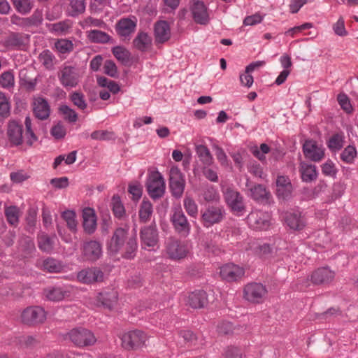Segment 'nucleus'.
Listing matches in <instances>:
<instances>
[{
    "label": "nucleus",
    "mask_w": 358,
    "mask_h": 358,
    "mask_svg": "<svg viewBox=\"0 0 358 358\" xmlns=\"http://www.w3.org/2000/svg\"><path fill=\"white\" fill-rule=\"evenodd\" d=\"M171 27L166 20H159L154 24V36L156 44H163L171 38Z\"/></svg>",
    "instance_id": "obj_22"
},
{
    "label": "nucleus",
    "mask_w": 358,
    "mask_h": 358,
    "mask_svg": "<svg viewBox=\"0 0 358 358\" xmlns=\"http://www.w3.org/2000/svg\"><path fill=\"white\" fill-rule=\"evenodd\" d=\"M83 228L88 234H93L96 229V216L94 210L91 208H85L83 210Z\"/></svg>",
    "instance_id": "obj_31"
},
{
    "label": "nucleus",
    "mask_w": 358,
    "mask_h": 358,
    "mask_svg": "<svg viewBox=\"0 0 358 358\" xmlns=\"http://www.w3.org/2000/svg\"><path fill=\"white\" fill-rule=\"evenodd\" d=\"M50 29L57 34H65L71 28L68 21H60L49 25Z\"/></svg>",
    "instance_id": "obj_59"
},
{
    "label": "nucleus",
    "mask_w": 358,
    "mask_h": 358,
    "mask_svg": "<svg viewBox=\"0 0 358 358\" xmlns=\"http://www.w3.org/2000/svg\"><path fill=\"white\" fill-rule=\"evenodd\" d=\"M146 334L141 330L130 331L122 337V347L127 350H135L145 345Z\"/></svg>",
    "instance_id": "obj_9"
},
{
    "label": "nucleus",
    "mask_w": 358,
    "mask_h": 358,
    "mask_svg": "<svg viewBox=\"0 0 358 358\" xmlns=\"http://www.w3.org/2000/svg\"><path fill=\"white\" fill-rule=\"evenodd\" d=\"M153 214V206L147 199L144 198L138 208V219L141 223H148L150 221Z\"/></svg>",
    "instance_id": "obj_37"
},
{
    "label": "nucleus",
    "mask_w": 358,
    "mask_h": 358,
    "mask_svg": "<svg viewBox=\"0 0 358 358\" xmlns=\"http://www.w3.org/2000/svg\"><path fill=\"white\" fill-rule=\"evenodd\" d=\"M190 10L194 22L199 24H206L209 22L207 7L202 1H193Z\"/></svg>",
    "instance_id": "obj_23"
},
{
    "label": "nucleus",
    "mask_w": 358,
    "mask_h": 358,
    "mask_svg": "<svg viewBox=\"0 0 358 358\" xmlns=\"http://www.w3.org/2000/svg\"><path fill=\"white\" fill-rule=\"evenodd\" d=\"M38 208L35 206H31L28 208L25 221L27 223L26 230L29 232L33 233L36 224Z\"/></svg>",
    "instance_id": "obj_47"
},
{
    "label": "nucleus",
    "mask_w": 358,
    "mask_h": 358,
    "mask_svg": "<svg viewBox=\"0 0 358 358\" xmlns=\"http://www.w3.org/2000/svg\"><path fill=\"white\" fill-rule=\"evenodd\" d=\"M195 152L203 166H210L214 164V158L207 146L196 145Z\"/></svg>",
    "instance_id": "obj_39"
},
{
    "label": "nucleus",
    "mask_w": 358,
    "mask_h": 358,
    "mask_svg": "<svg viewBox=\"0 0 358 358\" xmlns=\"http://www.w3.org/2000/svg\"><path fill=\"white\" fill-rule=\"evenodd\" d=\"M299 171L303 182H311L315 181L318 176V171L315 165L309 164L305 162L299 164Z\"/></svg>",
    "instance_id": "obj_32"
},
{
    "label": "nucleus",
    "mask_w": 358,
    "mask_h": 358,
    "mask_svg": "<svg viewBox=\"0 0 358 358\" xmlns=\"http://www.w3.org/2000/svg\"><path fill=\"white\" fill-rule=\"evenodd\" d=\"M104 274L103 271L96 267L83 269L77 274L79 282L84 284H92L103 280Z\"/></svg>",
    "instance_id": "obj_21"
},
{
    "label": "nucleus",
    "mask_w": 358,
    "mask_h": 358,
    "mask_svg": "<svg viewBox=\"0 0 358 358\" xmlns=\"http://www.w3.org/2000/svg\"><path fill=\"white\" fill-rule=\"evenodd\" d=\"M70 100L74 106L79 109L84 110L87 108V104L85 98V95L81 92H73L69 96Z\"/></svg>",
    "instance_id": "obj_51"
},
{
    "label": "nucleus",
    "mask_w": 358,
    "mask_h": 358,
    "mask_svg": "<svg viewBox=\"0 0 358 358\" xmlns=\"http://www.w3.org/2000/svg\"><path fill=\"white\" fill-rule=\"evenodd\" d=\"M146 188L149 196L154 200L162 198L165 192V183L162 174L158 172H153L149 176Z\"/></svg>",
    "instance_id": "obj_6"
},
{
    "label": "nucleus",
    "mask_w": 358,
    "mask_h": 358,
    "mask_svg": "<svg viewBox=\"0 0 358 358\" xmlns=\"http://www.w3.org/2000/svg\"><path fill=\"white\" fill-rule=\"evenodd\" d=\"M15 84L14 75L10 71H7L0 75V87L8 89Z\"/></svg>",
    "instance_id": "obj_55"
},
{
    "label": "nucleus",
    "mask_w": 358,
    "mask_h": 358,
    "mask_svg": "<svg viewBox=\"0 0 358 358\" xmlns=\"http://www.w3.org/2000/svg\"><path fill=\"white\" fill-rule=\"evenodd\" d=\"M27 71L23 72L22 71L20 73V86L27 92H33L36 89L37 84L36 78H31L27 75Z\"/></svg>",
    "instance_id": "obj_45"
},
{
    "label": "nucleus",
    "mask_w": 358,
    "mask_h": 358,
    "mask_svg": "<svg viewBox=\"0 0 358 358\" xmlns=\"http://www.w3.org/2000/svg\"><path fill=\"white\" fill-rule=\"evenodd\" d=\"M302 149L305 157L315 162H320L325 155L324 147L313 139L306 140Z\"/></svg>",
    "instance_id": "obj_13"
},
{
    "label": "nucleus",
    "mask_w": 358,
    "mask_h": 358,
    "mask_svg": "<svg viewBox=\"0 0 358 358\" xmlns=\"http://www.w3.org/2000/svg\"><path fill=\"white\" fill-rule=\"evenodd\" d=\"M226 216V211L223 206L209 205L204 210L201 211V222L206 228L222 222Z\"/></svg>",
    "instance_id": "obj_3"
},
{
    "label": "nucleus",
    "mask_w": 358,
    "mask_h": 358,
    "mask_svg": "<svg viewBox=\"0 0 358 358\" xmlns=\"http://www.w3.org/2000/svg\"><path fill=\"white\" fill-rule=\"evenodd\" d=\"M222 193L224 202L234 215L241 216L245 213L244 197L237 189L227 186L222 189Z\"/></svg>",
    "instance_id": "obj_2"
},
{
    "label": "nucleus",
    "mask_w": 358,
    "mask_h": 358,
    "mask_svg": "<svg viewBox=\"0 0 358 358\" xmlns=\"http://www.w3.org/2000/svg\"><path fill=\"white\" fill-rule=\"evenodd\" d=\"M327 144L330 150H339L343 145V137L339 134H335L329 139Z\"/></svg>",
    "instance_id": "obj_54"
},
{
    "label": "nucleus",
    "mask_w": 358,
    "mask_h": 358,
    "mask_svg": "<svg viewBox=\"0 0 358 358\" xmlns=\"http://www.w3.org/2000/svg\"><path fill=\"white\" fill-rule=\"evenodd\" d=\"M137 18L135 16L124 17L117 21L115 30L122 41H129L137 27Z\"/></svg>",
    "instance_id": "obj_4"
},
{
    "label": "nucleus",
    "mask_w": 358,
    "mask_h": 358,
    "mask_svg": "<svg viewBox=\"0 0 358 358\" xmlns=\"http://www.w3.org/2000/svg\"><path fill=\"white\" fill-rule=\"evenodd\" d=\"M85 0H70L66 13L69 16L76 17L85 10Z\"/></svg>",
    "instance_id": "obj_41"
},
{
    "label": "nucleus",
    "mask_w": 358,
    "mask_h": 358,
    "mask_svg": "<svg viewBox=\"0 0 358 358\" xmlns=\"http://www.w3.org/2000/svg\"><path fill=\"white\" fill-rule=\"evenodd\" d=\"M237 329L230 322L223 321L217 326V331L222 335H232L236 333Z\"/></svg>",
    "instance_id": "obj_61"
},
{
    "label": "nucleus",
    "mask_w": 358,
    "mask_h": 358,
    "mask_svg": "<svg viewBox=\"0 0 358 358\" xmlns=\"http://www.w3.org/2000/svg\"><path fill=\"white\" fill-rule=\"evenodd\" d=\"M169 187L174 198L180 199L182 196L185 187V180L177 166H173L170 169Z\"/></svg>",
    "instance_id": "obj_7"
},
{
    "label": "nucleus",
    "mask_w": 358,
    "mask_h": 358,
    "mask_svg": "<svg viewBox=\"0 0 358 358\" xmlns=\"http://www.w3.org/2000/svg\"><path fill=\"white\" fill-rule=\"evenodd\" d=\"M270 215L262 210H252L247 217V221L251 228L255 230H266L270 226Z\"/></svg>",
    "instance_id": "obj_14"
},
{
    "label": "nucleus",
    "mask_w": 358,
    "mask_h": 358,
    "mask_svg": "<svg viewBox=\"0 0 358 358\" xmlns=\"http://www.w3.org/2000/svg\"><path fill=\"white\" fill-rule=\"evenodd\" d=\"M167 253L171 259H181L188 253L187 245L179 241L171 240L166 247Z\"/></svg>",
    "instance_id": "obj_25"
},
{
    "label": "nucleus",
    "mask_w": 358,
    "mask_h": 358,
    "mask_svg": "<svg viewBox=\"0 0 358 358\" xmlns=\"http://www.w3.org/2000/svg\"><path fill=\"white\" fill-rule=\"evenodd\" d=\"M67 337L78 347L92 345L96 341L94 334L85 328H75L71 329L68 333Z\"/></svg>",
    "instance_id": "obj_5"
},
{
    "label": "nucleus",
    "mask_w": 358,
    "mask_h": 358,
    "mask_svg": "<svg viewBox=\"0 0 358 358\" xmlns=\"http://www.w3.org/2000/svg\"><path fill=\"white\" fill-rule=\"evenodd\" d=\"M10 103L5 93L0 91V115L1 117H8L10 114Z\"/></svg>",
    "instance_id": "obj_63"
},
{
    "label": "nucleus",
    "mask_w": 358,
    "mask_h": 358,
    "mask_svg": "<svg viewBox=\"0 0 358 358\" xmlns=\"http://www.w3.org/2000/svg\"><path fill=\"white\" fill-rule=\"evenodd\" d=\"M140 239L143 248H154L159 242L158 231L155 222L144 226L140 230Z\"/></svg>",
    "instance_id": "obj_15"
},
{
    "label": "nucleus",
    "mask_w": 358,
    "mask_h": 358,
    "mask_svg": "<svg viewBox=\"0 0 358 358\" xmlns=\"http://www.w3.org/2000/svg\"><path fill=\"white\" fill-rule=\"evenodd\" d=\"M220 275L227 282H237L244 276L245 269L237 264L228 263L220 267Z\"/></svg>",
    "instance_id": "obj_18"
},
{
    "label": "nucleus",
    "mask_w": 358,
    "mask_h": 358,
    "mask_svg": "<svg viewBox=\"0 0 358 358\" xmlns=\"http://www.w3.org/2000/svg\"><path fill=\"white\" fill-rule=\"evenodd\" d=\"M276 186V194L279 199L287 200L291 197L292 185L288 177L284 176H278Z\"/></svg>",
    "instance_id": "obj_26"
},
{
    "label": "nucleus",
    "mask_w": 358,
    "mask_h": 358,
    "mask_svg": "<svg viewBox=\"0 0 358 358\" xmlns=\"http://www.w3.org/2000/svg\"><path fill=\"white\" fill-rule=\"evenodd\" d=\"M114 57L122 64H127L131 58V52L124 47L117 45L112 48Z\"/></svg>",
    "instance_id": "obj_46"
},
{
    "label": "nucleus",
    "mask_w": 358,
    "mask_h": 358,
    "mask_svg": "<svg viewBox=\"0 0 358 358\" xmlns=\"http://www.w3.org/2000/svg\"><path fill=\"white\" fill-rule=\"evenodd\" d=\"M110 206L114 217L119 220H124L127 217L125 207L118 194L112 196Z\"/></svg>",
    "instance_id": "obj_36"
},
{
    "label": "nucleus",
    "mask_w": 358,
    "mask_h": 358,
    "mask_svg": "<svg viewBox=\"0 0 358 358\" xmlns=\"http://www.w3.org/2000/svg\"><path fill=\"white\" fill-rule=\"evenodd\" d=\"M357 156L355 147L352 145L347 146L341 154V159L347 164H352Z\"/></svg>",
    "instance_id": "obj_56"
},
{
    "label": "nucleus",
    "mask_w": 358,
    "mask_h": 358,
    "mask_svg": "<svg viewBox=\"0 0 358 358\" xmlns=\"http://www.w3.org/2000/svg\"><path fill=\"white\" fill-rule=\"evenodd\" d=\"M62 217L66 222L69 229L75 231L77 227L75 213L73 210H66L63 212Z\"/></svg>",
    "instance_id": "obj_60"
},
{
    "label": "nucleus",
    "mask_w": 358,
    "mask_h": 358,
    "mask_svg": "<svg viewBox=\"0 0 358 358\" xmlns=\"http://www.w3.org/2000/svg\"><path fill=\"white\" fill-rule=\"evenodd\" d=\"M22 321L27 324L41 323L45 320V312L40 306L29 307L21 315Z\"/></svg>",
    "instance_id": "obj_20"
},
{
    "label": "nucleus",
    "mask_w": 358,
    "mask_h": 358,
    "mask_svg": "<svg viewBox=\"0 0 358 358\" xmlns=\"http://www.w3.org/2000/svg\"><path fill=\"white\" fill-rule=\"evenodd\" d=\"M60 83L65 88L76 87L79 83V75L71 66H64L58 73Z\"/></svg>",
    "instance_id": "obj_19"
},
{
    "label": "nucleus",
    "mask_w": 358,
    "mask_h": 358,
    "mask_svg": "<svg viewBox=\"0 0 358 358\" xmlns=\"http://www.w3.org/2000/svg\"><path fill=\"white\" fill-rule=\"evenodd\" d=\"M184 208L187 213L194 218L198 215V206L195 201L190 196H186L183 201Z\"/></svg>",
    "instance_id": "obj_53"
},
{
    "label": "nucleus",
    "mask_w": 358,
    "mask_h": 358,
    "mask_svg": "<svg viewBox=\"0 0 358 358\" xmlns=\"http://www.w3.org/2000/svg\"><path fill=\"white\" fill-rule=\"evenodd\" d=\"M245 185L248 188L250 192V196L252 199L260 202L267 201L270 194L264 185L260 184L252 185L248 180Z\"/></svg>",
    "instance_id": "obj_33"
},
{
    "label": "nucleus",
    "mask_w": 358,
    "mask_h": 358,
    "mask_svg": "<svg viewBox=\"0 0 358 358\" xmlns=\"http://www.w3.org/2000/svg\"><path fill=\"white\" fill-rule=\"evenodd\" d=\"M22 125L17 122L10 121L8 124L7 135L8 140L13 145H20L22 143Z\"/></svg>",
    "instance_id": "obj_27"
},
{
    "label": "nucleus",
    "mask_w": 358,
    "mask_h": 358,
    "mask_svg": "<svg viewBox=\"0 0 358 358\" xmlns=\"http://www.w3.org/2000/svg\"><path fill=\"white\" fill-rule=\"evenodd\" d=\"M87 36L92 43L105 44L112 42L111 41H113L107 33L97 29L89 31Z\"/></svg>",
    "instance_id": "obj_44"
},
{
    "label": "nucleus",
    "mask_w": 358,
    "mask_h": 358,
    "mask_svg": "<svg viewBox=\"0 0 358 358\" xmlns=\"http://www.w3.org/2000/svg\"><path fill=\"white\" fill-rule=\"evenodd\" d=\"M55 238V235L50 236L44 232L38 234L37 236L38 248L43 252H52L54 250Z\"/></svg>",
    "instance_id": "obj_38"
},
{
    "label": "nucleus",
    "mask_w": 358,
    "mask_h": 358,
    "mask_svg": "<svg viewBox=\"0 0 358 358\" xmlns=\"http://www.w3.org/2000/svg\"><path fill=\"white\" fill-rule=\"evenodd\" d=\"M33 113L38 120H47L50 114V107L48 101L43 97L35 99L33 103Z\"/></svg>",
    "instance_id": "obj_28"
},
{
    "label": "nucleus",
    "mask_w": 358,
    "mask_h": 358,
    "mask_svg": "<svg viewBox=\"0 0 358 358\" xmlns=\"http://www.w3.org/2000/svg\"><path fill=\"white\" fill-rule=\"evenodd\" d=\"M15 10L20 14H28L32 9L34 3L31 0H10Z\"/></svg>",
    "instance_id": "obj_48"
},
{
    "label": "nucleus",
    "mask_w": 358,
    "mask_h": 358,
    "mask_svg": "<svg viewBox=\"0 0 358 358\" xmlns=\"http://www.w3.org/2000/svg\"><path fill=\"white\" fill-rule=\"evenodd\" d=\"M285 224L293 231H301L306 224V220L299 209H292L285 212L282 216Z\"/></svg>",
    "instance_id": "obj_11"
},
{
    "label": "nucleus",
    "mask_w": 358,
    "mask_h": 358,
    "mask_svg": "<svg viewBox=\"0 0 358 358\" xmlns=\"http://www.w3.org/2000/svg\"><path fill=\"white\" fill-rule=\"evenodd\" d=\"M128 192L132 195V199L134 201H138L143 193V187L138 182H134L129 185Z\"/></svg>",
    "instance_id": "obj_64"
},
{
    "label": "nucleus",
    "mask_w": 358,
    "mask_h": 358,
    "mask_svg": "<svg viewBox=\"0 0 358 358\" xmlns=\"http://www.w3.org/2000/svg\"><path fill=\"white\" fill-rule=\"evenodd\" d=\"M38 60L45 69L52 70L55 64L56 57L50 50L46 49L39 54Z\"/></svg>",
    "instance_id": "obj_43"
},
{
    "label": "nucleus",
    "mask_w": 358,
    "mask_h": 358,
    "mask_svg": "<svg viewBox=\"0 0 358 358\" xmlns=\"http://www.w3.org/2000/svg\"><path fill=\"white\" fill-rule=\"evenodd\" d=\"M321 168L322 173L324 176L336 178L338 171L334 163L331 160L328 159L321 166Z\"/></svg>",
    "instance_id": "obj_62"
},
{
    "label": "nucleus",
    "mask_w": 358,
    "mask_h": 358,
    "mask_svg": "<svg viewBox=\"0 0 358 358\" xmlns=\"http://www.w3.org/2000/svg\"><path fill=\"white\" fill-rule=\"evenodd\" d=\"M82 258L83 261L94 262L102 256L101 244L96 241H86L82 248Z\"/></svg>",
    "instance_id": "obj_17"
},
{
    "label": "nucleus",
    "mask_w": 358,
    "mask_h": 358,
    "mask_svg": "<svg viewBox=\"0 0 358 358\" xmlns=\"http://www.w3.org/2000/svg\"><path fill=\"white\" fill-rule=\"evenodd\" d=\"M337 101L341 108L348 114L352 113L353 110L352 106L349 97L344 93H341L337 96Z\"/></svg>",
    "instance_id": "obj_58"
},
{
    "label": "nucleus",
    "mask_w": 358,
    "mask_h": 358,
    "mask_svg": "<svg viewBox=\"0 0 358 358\" xmlns=\"http://www.w3.org/2000/svg\"><path fill=\"white\" fill-rule=\"evenodd\" d=\"M208 304V296L203 290H196L187 296V305L194 309L203 308Z\"/></svg>",
    "instance_id": "obj_29"
},
{
    "label": "nucleus",
    "mask_w": 358,
    "mask_h": 358,
    "mask_svg": "<svg viewBox=\"0 0 358 358\" xmlns=\"http://www.w3.org/2000/svg\"><path fill=\"white\" fill-rule=\"evenodd\" d=\"M107 249L113 255L120 254L123 259H133L138 250L136 236L129 234L128 226L117 227L107 243Z\"/></svg>",
    "instance_id": "obj_1"
},
{
    "label": "nucleus",
    "mask_w": 358,
    "mask_h": 358,
    "mask_svg": "<svg viewBox=\"0 0 358 358\" xmlns=\"http://www.w3.org/2000/svg\"><path fill=\"white\" fill-rule=\"evenodd\" d=\"M48 299L52 301H59L65 297L69 296L71 287L69 285H57L49 287L44 290Z\"/></svg>",
    "instance_id": "obj_24"
},
{
    "label": "nucleus",
    "mask_w": 358,
    "mask_h": 358,
    "mask_svg": "<svg viewBox=\"0 0 358 358\" xmlns=\"http://www.w3.org/2000/svg\"><path fill=\"white\" fill-rule=\"evenodd\" d=\"M152 38L147 32L140 31L132 41L133 47L140 52H145L152 45Z\"/></svg>",
    "instance_id": "obj_35"
},
{
    "label": "nucleus",
    "mask_w": 358,
    "mask_h": 358,
    "mask_svg": "<svg viewBox=\"0 0 358 358\" xmlns=\"http://www.w3.org/2000/svg\"><path fill=\"white\" fill-rule=\"evenodd\" d=\"M59 113L62 115L64 119L69 122L73 123L78 120V114L76 112L67 105L60 106Z\"/></svg>",
    "instance_id": "obj_52"
},
{
    "label": "nucleus",
    "mask_w": 358,
    "mask_h": 358,
    "mask_svg": "<svg viewBox=\"0 0 358 358\" xmlns=\"http://www.w3.org/2000/svg\"><path fill=\"white\" fill-rule=\"evenodd\" d=\"M267 292L266 286L262 283H248L243 289L244 298L252 303H259L263 301Z\"/></svg>",
    "instance_id": "obj_10"
},
{
    "label": "nucleus",
    "mask_w": 358,
    "mask_h": 358,
    "mask_svg": "<svg viewBox=\"0 0 358 358\" xmlns=\"http://www.w3.org/2000/svg\"><path fill=\"white\" fill-rule=\"evenodd\" d=\"M18 252L23 258H28L32 256L36 251V247L33 239L29 236H22L18 241Z\"/></svg>",
    "instance_id": "obj_34"
},
{
    "label": "nucleus",
    "mask_w": 358,
    "mask_h": 358,
    "mask_svg": "<svg viewBox=\"0 0 358 358\" xmlns=\"http://www.w3.org/2000/svg\"><path fill=\"white\" fill-rule=\"evenodd\" d=\"M28 42V36L24 33L10 32L1 42L8 50H22Z\"/></svg>",
    "instance_id": "obj_16"
},
{
    "label": "nucleus",
    "mask_w": 358,
    "mask_h": 358,
    "mask_svg": "<svg viewBox=\"0 0 358 358\" xmlns=\"http://www.w3.org/2000/svg\"><path fill=\"white\" fill-rule=\"evenodd\" d=\"M5 217L9 224L16 227L20 222V209L16 206H6L4 210Z\"/></svg>",
    "instance_id": "obj_42"
},
{
    "label": "nucleus",
    "mask_w": 358,
    "mask_h": 358,
    "mask_svg": "<svg viewBox=\"0 0 358 358\" xmlns=\"http://www.w3.org/2000/svg\"><path fill=\"white\" fill-rule=\"evenodd\" d=\"M170 220L177 234L184 237L189 234L191 225L181 208L175 209Z\"/></svg>",
    "instance_id": "obj_8"
},
{
    "label": "nucleus",
    "mask_w": 358,
    "mask_h": 358,
    "mask_svg": "<svg viewBox=\"0 0 358 358\" xmlns=\"http://www.w3.org/2000/svg\"><path fill=\"white\" fill-rule=\"evenodd\" d=\"M117 292L114 289L103 291L96 296V301L103 307L111 310L117 301Z\"/></svg>",
    "instance_id": "obj_30"
},
{
    "label": "nucleus",
    "mask_w": 358,
    "mask_h": 358,
    "mask_svg": "<svg viewBox=\"0 0 358 358\" xmlns=\"http://www.w3.org/2000/svg\"><path fill=\"white\" fill-rule=\"evenodd\" d=\"M90 136L92 139L98 141H110L115 138V134L107 130L94 131L91 134Z\"/></svg>",
    "instance_id": "obj_57"
},
{
    "label": "nucleus",
    "mask_w": 358,
    "mask_h": 358,
    "mask_svg": "<svg viewBox=\"0 0 358 358\" xmlns=\"http://www.w3.org/2000/svg\"><path fill=\"white\" fill-rule=\"evenodd\" d=\"M335 275V271L329 266H322L314 270L308 280L314 285H327L334 280Z\"/></svg>",
    "instance_id": "obj_12"
},
{
    "label": "nucleus",
    "mask_w": 358,
    "mask_h": 358,
    "mask_svg": "<svg viewBox=\"0 0 358 358\" xmlns=\"http://www.w3.org/2000/svg\"><path fill=\"white\" fill-rule=\"evenodd\" d=\"M55 48L61 54L70 53L73 50V43L66 38L58 39L55 43Z\"/></svg>",
    "instance_id": "obj_50"
},
{
    "label": "nucleus",
    "mask_w": 358,
    "mask_h": 358,
    "mask_svg": "<svg viewBox=\"0 0 358 358\" xmlns=\"http://www.w3.org/2000/svg\"><path fill=\"white\" fill-rule=\"evenodd\" d=\"M220 240V235L214 234L210 238L203 241L202 245L206 252L218 255L222 250L219 243Z\"/></svg>",
    "instance_id": "obj_40"
},
{
    "label": "nucleus",
    "mask_w": 358,
    "mask_h": 358,
    "mask_svg": "<svg viewBox=\"0 0 358 358\" xmlns=\"http://www.w3.org/2000/svg\"><path fill=\"white\" fill-rule=\"evenodd\" d=\"M62 268L61 262L52 257H48L43 262V270L49 273H59Z\"/></svg>",
    "instance_id": "obj_49"
}]
</instances>
